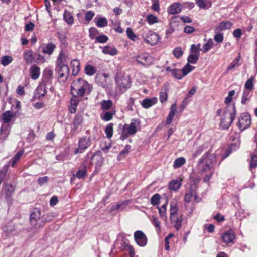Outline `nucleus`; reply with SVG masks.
<instances>
[{"instance_id":"nucleus-1","label":"nucleus","mask_w":257,"mask_h":257,"mask_svg":"<svg viewBox=\"0 0 257 257\" xmlns=\"http://www.w3.org/2000/svg\"><path fill=\"white\" fill-rule=\"evenodd\" d=\"M91 86L85 80L79 78L73 81L71 86V93L82 97L85 93L89 94L92 91Z\"/></svg>"},{"instance_id":"nucleus-2","label":"nucleus","mask_w":257,"mask_h":257,"mask_svg":"<svg viewBox=\"0 0 257 257\" xmlns=\"http://www.w3.org/2000/svg\"><path fill=\"white\" fill-rule=\"evenodd\" d=\"M216 161V156L211 154L209 151L206 152L199 159L197 167L202 173H205L211 170Z\"/></svg>"},{"instance_id":"nucleus-3","label":"nucleus","mask_w":257,"mask_h":257,"mask_svg":"<svg viewBox=\"0 0 257 257\" xmlns=\"http://www.w3.org/2000/svg\"><path fill=\"white\" fill-rule=\"evenodd\" d=\"M236 114V108L234 104H229L225 108L221 116L220 126L223 129H228L234 119Z\"/></svg>"},{"instance_id":"nucleus-4","label":"nucleus","mask_w":257,"mask_h":257,"mask_svg":"<svg viewBox=\"0 0 257 257\" xmlns=\"http://www.w3.org/2000/svg\"><path fill=\"white\" fill-rule=\"evenodd\" d=\"M64 57V54L61 52L56 61V70L58 72V78L62 81H65L67 79L69 73V67L63 61Z\"/></svg>"},{"instance_id":"nucleus-5","label":"nucleus","mask_w":257,"mask_h":257,"mask_svg":"<svg viewBox=\"0 0 257 257\" xmlns=\"http://www.w3.org/2000/svg\"><path fill=\"white\" fill-rule=\"evenodd\" d=\"M50 220L51 219L41 218L40 211L37 209H34L30 214V224L35 229L42 227L46 222Z\"/></svg>"},{"instance_id":"nucleus-6","label":"nucleus","mask_w":257,"mask_h":257,"mask_svg":"<svg viewBox=\"0 0 257 257\" xmlns=\"http://www.w3.org/2000/svg\"><path fill=\"white\" fill-rule=\"evenodd\" d=\"M116 83V90H118L120 93H123L131 86V79L128 76H125L121 73L117 74L115 76Z\"/></svg>"},{"instance_id":"nucleus-7","label":"nucleus","mask_w":257,"mask_h":257,"mask_svg":"<svg viewBox=\"0 0 257 257\" xmlns=\"http://www.w3.org/2000/svg\"><path fill=\"white\" fill-rule=\"evenodd\" d=\"M237 125L241 131H244L249 127L251 123V116L247 112L241 113L238 117Z\"/></svg>"},{"instance_id":"nucleus-8","label":"nucleus","mask_w":257,"mask_h":257,"mask_svg":"<svg viewBox=\"0 0 257 257\" xmlns=\"http://www.w3.org/2000/svg\"><path fill=\"white\" fill-rule=\"evenodd\" d=\"M142 37L146 43L151 45L157 44L160 39L158 34L150 30L144 32L142 34Z\"/></svg>"},{"instance_id":"nucleus-9","label":"nucleus","mask_w":257,"mask_h":257,"mask_svg":"<svg viewBox=\"0 0 257 257\" xmlns=\"http://www.w3.org/2000/svg\"><path fill=\"white\" fill-rule=\"evenodd\" d=\"M136 61L144 67H149L154 62V58L147 53H142L136 57Z\"/></svg>"},{"instance_id":"nucleus-10","label":"nucleus","mask_w":257,"mask_h":257,"mask_svg":"<svg viewBox=\"0 0 257 257\" xmlns=\"http://www.w3.org/2000/svg\"><path fill=\"white\" fill-rule=\"evenodd\" d=\"M91 143L89 139H87L86 137H83L79 139L78 141V148H76L74 151V154L83 153L88 147L90 146Z\"/></svg>"},{"instance_id":"nucleus-11","label":"nucleus","mask_w":257,"mask_h":257,"mask_svg":"<svg viewBox=\"0 0 257 257\" xmlns=\"http://www.w3.org/2000/svg\"><path fill=\"white\" fill-rule=\"evenodd\" d=\"M134 238L136 242L140 246H144L147 244V238L146 235L140 230L134 233Z\"/></svg>"},{"instance_id":"nucleus-12","label":"nucleus","mask_w":257,"mask_h":257,"mask_svg":"<svg viewBox=\"0 0 257 257\" xmlns=\"http://www.w3.org/2000/svg\"><path fill=\"white\" fill-rule=\"evenodd\" d=\"M46 82L42 81L40 83L35 92L34 97L38 99L43 97L46 93Z\"/></svg>"},{"instance_id":"nucleus-13","label":"nucleus","mask_w":257,"mask_h":257,"mask_svg":"<svg viewBox=\"0 0 257 257\" xmlns=\"http://www.w3.org/2000/svg\"><path fill=\"white\" fill-rule=\"evenodd\" d=\"M232 26V23L229 21H224L220 22L219 25L215 28V33L229 29Z\"/></svg>"},{"instance_id":"nucleus-14","label":"nucleus","mask_w":257,"mask_h":257,"mask_svg":"<svg viewBox=\"0 0 257 257\" xmlns=\"http://www.w3.org/2000/svg\"><path fill=\"white\" fill-rule=\"evenodd\" d=\"M10 128L9 124H3L0 129V143H3L10 134Z\"/></svg>"},{"instance_id":"nucleus-15","label":"nucleus","mask_w":257,"mask_h":257,"mask_svg":"<svg viewBox=\"0 0 257 257\" xmlns=\"http://www.w3.org/2000/svg\"><path fill=\"white\" fill-rule=\"evenodd\" d=\"M182 6L178 3H174L170 6L168 8V12L171 14H178L180 13L182 10Z\"/></svg>"},{"instance_id":"nucleus-16","label":"nucleus","mask_w":257,"mask_h":257,"mask_svg":"<svg viewBox=\"0 0 257 257\" xmlns=\"http://www.w3.org/2000/svg\"><path fill=\"white\" fill-rule=\"evenodd\" d=\"M222 238L225 243L228 244L233 241L235 235L233 231L230 230L222 234Z\"/></svg>"},{"instance_id":"nucleus-17","label":"nucleus","mask_w":257,"mask_h":257,"mask_svg":"<svg viewBox=\"0 0 257 257\" xmlns=\"http://www.w3.org/2000/svg\"><path fill=\"white\" fill-rule=\"evenodd\" d=\"M157 102V98L156 97H153L151 98H146L144 99L142 101L141 104L143 108L148 109L156 104Z\"/></svg>"},{"instance_id":"nucleus-18","label":"nucleus","mask_w":257,"mask_h":257,"mask_svg":"<svg viewBox=\"0 0 257 257\" xmlns=\"http://www.w3.org/2000/svg\"><path fill=\"white\" fill-rule=\"evenodd\" d=\"M128 200H125L121 202H118L116 205H112L110 210V212L111 213H113V212L116 210H122L124 209L128 204Z\"/></svg>"},{"instance_id":"nucleus-19","label":"nucleus","mask_w":257,"mask_h":257,"mask_svg":"<svg viewBox=\"0 0 257 257\" xmlns=\"http://www.w3.org/2000/svg\"><path fill=\"white\" fill-rule=\"evenodd\" d=\"M171 223L173 225L175 229L178 231L182 226V217L181 216H175L170 217Z\"/></svg>"},{"instance_id":"nucleus-20","label":"nucleus","mask_w":257,"mask_h":257,"mask_svg":"<svg viewBox=\"0 0 257 257\" xmlns=\"http://www.w3.org/2000/svg\"><path fill=\"white\" fill-rule=\"evenodd\" d=\"M103 158L98 154H94L91 158V164H95L96 167H100L103 163Z\"/></svg>"},{"instance_id":"nucleus-21","label":"nucleus","mask_w":257,"mask_h":257,"mask_svg":"<svg viewBox=\"0 0 257 257\" xmlns=\"http://www.w3.org/2000/svg\"><path fill=\"white\" fill-rule=\"evenodd\" d=\"M82 121L83 118L81 116H75L73 121V128L72 129V131L75 132L80 130Z\"/></svg>"},{"instance_id":"nucleus-22","label":"nucleus","mask_w":257,"mask_h":257,"mask_svg":"<svg viewBox=\"0 0 257 257\" xmlns=\"http://www.w3.org/2000/svg\"><path fill=\"white\" fill-rule=\"evenodd\" d=\"M140 122L137 119H133L132 122L127 127V132L130 135H134L137 132V126L139 125Z\"/></svg>"},{"instance_id":"nucleus-23","label":"nucleus","mask_w":257,"mask_h":257,"mask_svg":"<svg viewBox=\"0 0 257 257\" xmlns=\"http://www.w3.org/2000/svg\"><path fill=\"white\" fill-rule=\"evenodd\" d=\"M176 111V104L175 103H173L171 106L170 112L167 118L166 124H170L172 122Z\"/></svg>"},{"instance_id":"nucleus-24","label":"nucleus","mask_w":257,"mask_h":257,"mask_svg":"<svg viewBox=\"0 0 257 257\" xmlns=\"http://www.w3.org/2000/svg\"><path fill=\"white\" fill-rule=\"evenodd\" d=\"M72 67V74L76 76L79 73L80 69V64L78 60L74 59L71 61L70 63Z\"/></svg>"},{"instance_id":"nucleus-25","label":"nucleus","mask_w":257,"mask_h":257,"mask_svg":"<svg viewBox=\"0 0 257 257\" xmlns=\"http://www.w3.org/2000/svg\"><path fill=\"white\" fill-rule=\"evenodd\" d=\"M102 52L105 54L114 56L117 54L118 50L114 47L106 46L103 47Z\"/></svg>"},{"instance_id":"nucleus-26","label":"nucleus","mask_w":257,"mask_h":257,"mask_svg":"<svg viewBox=\"0 0 257 257\" xmlns=\"http://www.w3.org/2000/svg\"><path fill=\"white\" fill-rule=\"evenodd\" d=\"M87 169V164L83 163L81 166V168L76 173V176L79 179L84 178L86 175Z\"/></svg>"},{"instance_id":"nucleus-27","label":"nucleus","mask_w":257,"mask_h":257,"mask_svg":"<svg viewBox=\"0 0 257 257\" xmlns=\"http://www.w3.org/2000/svg\"><path fill=\"white\" fill-rule=\"evenodd\" d=\"M55 48L56 46L52 42L48 43L46 45L45 48L43 49L42 52L44 53L51 55L53 53Z\"/></svg>"},{"instance_id":"nucleus-28","label":"nucleus","mask_w":257,"mask_h":257,"mask_svg":"<svg viewBox=\"0 0 257 257\" xmlns=\"http://www.w3.org/2000/svg\"><path fill=\"white\" fill-rule=\"evenodd\" d=\"M31 78L34 80L37 79L40 75V68L37 66H33L30 68Z\"/></svg>"},{"instance_id":"nucleus-29","label":"nucleus","mask_w":257,"mask_h":257,"mask_svg":"<svg viewBox=\"0 0 257 257\" xmlns=\"http://www.w3.org/2000/svg\"><path fill=\"white\" fill-rule=\"evenodd\" d=\"M196 3L200 9H208L211 6L208 0H196Z\"/></svg>"},{"instance_id":"nucleus-30","label":"nucleus","mask_w":257,"mask_h":257,"mask_svg":"<svg viewBox=\"0 0 257 257\" xmlns=\"http://www.w3.org/2000/svg\"><path fill=\"white\" fill-rule=\"evenodd\" d=\"M181 186L180 181L175 180L171 181L169 184V189L172 191L177 190Z\"/></svg>"},{"instance_id":"nucleus-31","label":"nucleus","mask_w":257,"mask_h":257,"mask_svg":"<svg viewBox=\"0 0 257 257\" xmlns=\"http://www.w3.org/2000/svg\"><path fill=\"white\" fill-rule=\"evenodd\" d=\"M24 59L26 63H32L34 59L33 51L31 50L26 51L24 55Z\"/></svg>"},{"instance_id":"nucleus-32","label":"nucleus","mask_w":257,"mask_h":257,"mask_svg":"<svg viewBox=\"0 0 257 257\" xmlns=\"http://www.w3.org/2000/svg\"><path fill=\"white\" fill-rule=\"evenodd\" d=\"M101 108L103 110H109L113 105L112 100H103L100 102Z\"/></svg>"},{"instance_id":"nucleus-33","label":"nucleus","mask_w":257,"mask_h":257,"mask_svg":"<svg viewBox=\"0 0 257 257\" xmlns=\"http://www.w3.org/2000/svg\"><path fill=\"white\" fill-rule=\"evenodd\" d=\"M13 116V113L10 111H7L3 114V120L4 124H8Z\"/></svg>"},{"instance_id":"nucleus-34","label":"nucleus","mask_w":257,"mask_h":257,"mask_svg":"<svg viewBox=\"0 0 257 257\" xmlns=\"http://www.w3.org/2000/svg\"><path fill=\"white\" fill-rule=\"evenodd\" d=\"M23 153L24 151L20 150L16 153V154L14 156V157L13 158L11 159V162L12 167H14L15 166L16 164L21 158Z\"/></svg>"},{"instance_id":"nucleus-35","label":"nucleus","mask_w":257,"mask_h":257,"mask_svg":"<svg viewBox=\"0 0 257 257\" xmlns=\"http://www.w3.org/2000/svg\"><path fill=\"white\" fill-rule=\"evenodd\" d=\"M186 162V160L184 157H181L177 158L174 162L173 168H178L183 165Z\"/></svg>"},{"instance_id":"nucleus-36","label":"nucleus","mask_w":257,"mask_h":257,"mask_svg":"<svg viewBox=\"0 0 257 257\" xmlns=\"http://www.w3.org/2000/svg\"><path fill=\"white\" fill-rule=\"evenodd\" d=\"M4 189L6 192L7 197H10L12 194L15 191V187L11 184H6Z\"/></svg>"},{"instance_id":"nucleus-37","label":"nucleus","mask_w":257,"mask_h":257,"mask_svg":"<svg viewBox=\"0 0 257 257\" xmlns=\"http://www.w3.org/2000/svg\"><path fill=\"white\" fill-rule=\"evenodd\" d=\"M115 114V111H107L103 116H101V117L102 120L108 121L111 120Z\"/></svg>"},{"instance_id":"nucleus-38","label":"nucleus","mask_w":257,"mask_h":257,"mask_svg":"<svg viewBox=\"0 0 257 257\" xmlns=\"http://www.w3.org/2000/svg\"><path fill=\"white\" fill-rule=\"evenodd\" d=\"M160 101L161 103H163L167 101L168 98V94H167V88H164L163 89L161 90L160 93Z\"/></svg>"},{"instance_id":"nucleus-39","label":"nucleus","mask_w":257,"mask_h":257,"mask_svg":"<svg viewBox=\"0 0 257 257\" xmlns=\"http://www.w3.org/2000/svg\"><path fill=\"white\" fill-rule=\"evenodd\" d=\"M170 217L177 216L178 207L176 202H172L170 205Z\"/></svg>"},{"instance_id":"nucleus-40","label":"nucleus","mask_w":257,"mask_h":257,"mask_svg":"<svg viewBox=\"0 0 257 257\" xmlns=\"http://www.w3.org/2000/svg\"><path fill=\"white\" fill-rule=\"evenodd\" d=\"M195 68L194 66L190 65L187 63L182 69V73L183 76L187 75L189 72L193 70Z\"/></svg>"},{"instance_id":"nucleus-41","label":"nucleus","mask_w":257,"mask_h":257,"mask_svg":"<svg viewBox=\"0 0 257 257\" xmlns=\"http://www.w3.org/2000/svg\"><path fill=\"white\" fill-rule=\"evenodd\" d=\"M64 19L66 22L68 24H72L73 23V17L72 14L67 10H65L64 15Z\"/></svg>"},{"instance_id":"nucleus-42","label":"nucleus","mask_w":257,"mask_h":257,"mask_svg":"<svg viewBox=\"0 0 257 257\" xmlns=\"http://www.w3.org/2000/svg\"><path fill=\"white\" fill-rule=\"evenodd\" d=\"M113 124L112 123H110L108 124L105 128V133L107 136V137L108 138H111L113 135Z\"/></svg>"},{"instance_id":"nucleus-43","label":"nucleus","mask_w":257,"mask_h":257,"mask_svg":"<svg viewBox=\"0 0 257 257\" xmlns=\"http://www.w3.org/2000/svg\"><path fill=\"white\" fill-rule=\"evenodd\" d=\"M85 72L87 75L91 76L96 73V70L93 66L87 65L85 68Z\"/></svg>"},{"instance_id":"nucleus-44","label":"nucleus","mask_w":257,"mask_h":257,"mask_svg":"<svg viewBox=\"0 0 257 257\" xmlns=\"http://www.w3.org/2000/svg\"><path fill=\"white\" fill-rule=\"evenodd\" d=\"M131 148V146L129 145H126L125 146V148L121 151L119 154V155L117 156V159L119 160H121L122 158H123L124 157L123 155L127 154L129 152V150Z\"/></svg>"},{"instance_id":"nucleus-45","label":"nucleus","mask_w":257,"mask_h":257,"mask_svg":"<svg viewBox=\"0 0 257 257\" xmlns=\"http://www.w3.org/2000/svg\"><path fill=\"white\" fill-rule=\"evenodd\" d=\"M13 58L10 56H3L1 60L2 64L3 66H7L12 62Z\"/></svg>"},{"instance_id":"nucleus-46","label":"nucleus","mask_w":257,"mask_h":257,"mask_svg":"<svg viewBox=\"0 0 257 257\" xmlns=\"http://www.w3.org/2000/svg\"><path fill=\"white\" fill-rule=\"evenodd\" d=\"M161 199V196L159 194H155L151 198V203L153 206L157 205Z\"/></svg>"},{"instance_id":"nucleus-47","label":"nucleus","mask_w":257,"mask_h":257,"mask_svg":"<svg viewBox=\"0 0 257 257\" xmlns=\"http://www.w3.org/2000/svg\"><path fill=\"white\" fill-rule=\"evenodd\" d=\"M199 59V55L196 54H191L189 55L187 61L188 63L196 64Z\"/></svg>"},{"instance_id":"nucleus-48","label":"nucleus","mask_w":257,"mask_h":257,"mask_svg":"<svg viewBox=\"0 0 257 257\" xmlns=\"http://www.w3.org/2000/svg\"><path fill=\"white\" fill-rule=\"evenodd\" d=\"M182 71L179 69H174L172 70V75L174 77L178 79H181L183 77Z\"/></svg>"},{"instance_id":"nucleus-49","label":"nucleus","mask_w":257,"mask_h":257,"mask_svg":"<svg viewBox=\"0 0 257 257\" xmlns=\"http://www.w3.org/2000/svg\"><path fill=\"white\" fill-rule=\"evenodd\" d=\"M53 75V70L50 69H45L43 72V75L45 79L49 80L52 78Z\"/></svg>"},{"instance_id":"nucleus-50","label":"nucleus","mask_w":257,"mask_h":257,"mask_svg":"<svg viewBox=\"0 0 257 257\" xmlns=\"http://www.w3.org/2000/svg\"><path fill=\"white\" fill-rule=\"evenodd\" d=\"M205 149L206 147L204 144L199 146L195 152L193 153V158L194 159L196 158L198 156L200 155Z\"/></svg>"},{"instance_id":"nucleus-51","label":"nucleus","mask_w":257,"mask_h":257,"mask_svg":"<svg viewBox=\"0 0 257 257\" xmlns=\"http://www.w3.org/2000/svg\"><path fill=\"white\" fill-rule=\"evenodd\" d=\"M166 208L167 203L163 205L161 208L157 207V208L159 210V213L161 218L166 217Z\"/></svg>"},{"instance_id":"nucleus-52","label":"nucleus","mask_w":257,"mask_h":257,"mask_svg":"<svg viewBox=\"0 0 257 257\" xmlns=\"http://www.w3.org/2000/svg\"><path fill=\"white\" fill-rule=\"evenodd\" d=\"M200 50V44L197 45L192 44L191 46V51L193 54H196L199 56V51Z\"/></svg>"},{"instance_id":"nucleus-53","label":"nucleus","mask_w":257,"mask_h":257,"mask_svg":"<svg viewBox=\"0 0 257 257\" xmlns=\"http://www.w3.org/2000/svg\"><path fill=\"white\" fill-rule=\"evenodd\" d=\"M213 41L211 39H209L208 42L205 43L203 46V51L204 53H206L212 47Z\"/></svg>"},{"instance_id":"nucleus-54","label":"nucleus","mask_w":257,"mask_h":257,"mask_svg":"<svg viewBox=\"0 0 257 257\" xmlns=\"http://www.w3.org/2000/svg\"><path fill=\"white\" fill-rule=\"evenodd\" d=\"M193 187V185L191 186L190 192L186 194V195L185 196L184 200L187 203H189L191 201V199L194 195V192L192 190Z\"/></svg>"},{"instance_id":"nucleus-55","label":"nucleus","mask_w":257,"mask_h":257,"mask_svg":"<svg viewBox=\"0 0 257 257\" xmlns=\"http://www.w3.org/2000/svg\"><path fill=\"white\" fill-rule=\"evenodd\" d=\"M257 166V155H251V160L250 162V168H254Z\"/></svg>"},{"instance_id":"nucleus-56","label":"nucleus","mask_w":257,"mask_h":257,"mask_svg":"<svg viewBox=\"0 0 257 257\" xmlns=\"http://www.w3.org/2000/svg\"><path fill=\"white\" fill-rule=\"evenodd\" d=\"M108 22L105 18H100L97 22V26L99 27H104L107 25Z\"/></svg>"},{"instance_id":"nucleus-57","label":"nucleus","mask_w":257,"mask_h":257,"mask_svg":"<svg viewBox=\"0 0 257 257\" xmlns=\"http://www.w3.org/2000/svg\"><path fill=\"white\" fill-rule=\"evenodd\" d=\"M147 20L150 24H153L157 22V18L152 14L148 15L147 16Z\"/></svg>"},{"instance_id":"nucleus-58","label":"nucleus","mask_w":257,"mask_h":257,"mask_svg":"<svg viewBox=\"0 0 257 257\" xmlns=\"http://www.w3.org/2000/svg\"><path fill=\"white\" fill-rule=\"evenodd\" d=\"M253 78L251 77L248 79L245 84V88L248 90H252L253 88Z\"/></svg>"},{"instance_id":"nucleus-59","label":"nucleus","mask_w":257,"mask_h":257,"mask_svg":"<svg viewBox=\"0 0 257 257\" xmlns=\"http://www.w3.org/2000/svg\"><path fill=\"white\" fill-rule=\"evenodd\" d=\"M126 33L127 37H128L129 39H130L132 40L135 41L137 36L134 33L133 30L131 28L128 27L126 29Z\"/></svg>"},{"instance_id":"nucleus-60","label":"nucleus","mask_w":257,"mask_h":257,"mask_svg":"<svg viewBox=\"0 0 257 257\" xmlns=\"http://www.w3.org/2000/svg\"><path fill=\"white\" fill-rule=\"evenodd\" d=\"M215 35L214 37V40L217 43H222L223 41V34L220 33L219 32L215 33Z\"/></svg>"},{"instance_id":"nucleus-61","label":"nucleus","mask_w":257,"mask_h":257,"mask_svg":"<svg viewBox=\"0 0 257 257\" xmlns=\"http://www.w3.org/2000/svg\"><path fill=\"white\" fill-rule=\"evenodd\" d=\"M239 60V57L238 58H235L231 63V64L228 66L227 70H231V69L234 68L236 66H238L239 65V64H238Z\"/></svg>"},{"instance_id":"nucleus-62","label":"nucleus","mask_w":257,"mask_h":257,"mask_svg":"<svg viewBox=\"0 0 257 257\" xmlns=\"http://www.w3.org/2000/svg\"><path fill=\"white\" fill-rule=\"evenodd\" d=\"M174 56L177 58H179L183 55V51L180 47H176L174 49L173 51Z\"/></svg>"},{"instance_id":"nucleus-63","label":"nucleus","mask_w":257,"mask_h":257,"mask_svg":"<svg viewBox=\"0 0 257 257\" xmlns=\"http://www.w3.org/2000/svg\"><path fill=\"white\" fill-rule=\"evenodd\" d=\"M108 40L107 36L104 35H101L96 37V42L98 43H105Z\"/></svg>"},{"instance_id":"nucleus-64","label":"nucleus","mask_w":257,"mask_h":257,"mask_svg":"<svg viewBox=\"0 0 257 257\" xmlns=\"http://www.w3.org/2000/svg\"><path fill=\"white\" fill-rule=\"evenodd\" d=\"M152 222V223L155 226V227L158 229V231L160 232V222L155 216H153Z\"/></svg>"}]
</instances>
